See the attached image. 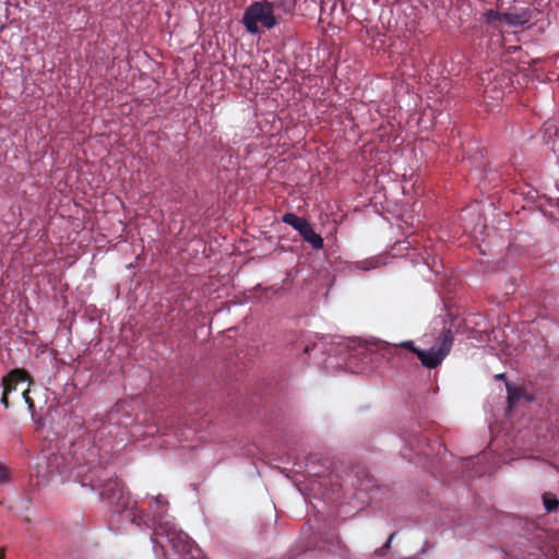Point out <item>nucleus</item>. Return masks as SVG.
I'll use <instances>...</instances> for the list:
<instances>
[{
	"instance_id": "1",
	"label": "nucleus",
	"mask_w": 559,
	"mask_h": 559,
	"mask_svg": "<svg viewBox=\"0 0 559 559\" xmlns=\"http://www.w3.org/2000/svg\"><path fill=\"white\" fill-rule=\"evenodd\" d=\"M100 498L123 511L126 518L136 526H145L152 530L151 539L166 554L164 540L171 547L175 554L191 555L193 540L177 527L174 518L167 513L168 502L160 496L153 499L150 504V513H144L130 507V498L124 485L117 478L108 479L102 485Z\"/></svg>"
},
{
	"instance_id": "2",
	"label": "nucleus",
	"mask_w": 559,
	"mask_h": 559,
	"mask_svg": "<svg viewBox=\"0 0 559 559\" xmlns=\"http://www.w3.org/2000/svg\"><path fill=\"white\" fill-rule=\"evenodd\" d=\"M453 342L454 336L451 329L444 328L436 341L437 347L420 349L412 340L401 342V346L403 349L414 353L424 367L435 369L440 366L450 354Z\"/></svg>"
},
{
	"instance_id": "3",
	"label": "nucleus",
	"mask_w": 559,
	"mask_h": 559,
	"mask_svg": "<svg viewBox=\"0 0 559 559\" xmlns=\"http://www.w3.org/2000/svg\"><path fill=\"white\" fill-rule=\"evenodd\" d=\"M259 23L267 29L273 28L277 24L267 0L253 2L245 10L242 24L248 33L252 35L258 34L260 31Z\"/></svg>"
},
{
	"instance_id": "4",
	"label": "nucleus",
	"mask_w": 559,
	"mask_h": 559,
	"mask_svg": "<svg viewBox=\"0 0 559 559\" xmlns=\"http://www.w3.org/2000/svg\"><path fill=\"white\" fill-rule=\"evenodd\" d=\"M485 84L484 99L488 105L502 100L507 92H511L512 80L502 69L491 70L480 76Z\"/></svg>"
},
{
	"instance_id": "5",
	"label": "nucleus",
	"mask_w": 559,
	"mask_h": 559,
	"mask_svg": "<svg viewBox=\"0 0 559 559\" xmlns=\"http://www.w3.org/2000/svg\"><path fill=\"white\" fill-rule=\"evenodd\" d=\"M31 381L29 374L24 369H13L2 379V396L1 403L5 408H9V395L16 390V386L21 382Z\"/></svg>"
},
{
	"instance_id": "6",
	"label": "nucleus",
	"mask_w": 559,
	"mask_h": 559,
	"mask_svg": "<svg viewBox=\"0 0 559 559\" xmlns=\"http://www.w3.org/2000/svg\"><path fill=\"white\" fill-rule=\"evenodd\" d=\"M531 11L530 9H512L509 12H503V23H507L512 26H523L531 21Z\"/></svg>"
},
{
	"instance_id": "7",
	"label": "nucleus",
	"mask_w": 559,
	"mask_h": 559,
	"mask_svg": "<svg viewBox=\"0 0 559 559\" xmlns=\"http://www.w3.org/2000/svg\"><path fill=\"white\" fill-rule=\"evenodd\" d=\"M374 350L379 353L383 358H385L389 362H393L396 357L400 356V349L403 347L401 343L391 344L385 341H377L373 343Z\"/></svg>"
},
{
	"instance_id": "8",
	"label": "nucleus",
	"mask_w": 559,
	"mask_h": 559,
	"mask_svg": "<svg viewBox=\"0 0 559 559\" xmlns=\"http://www.w3.org/2000/svg\"><path fill=\"white\" fill-rule=\"evenodd\" d=\"M282 221L297 230L300 236L311 227V224L306 218L299 217L294 213H285Z\"/></svg>"
},
{
	"instance_id": "9",
	"label": "nucleus",
	"mask_w": 559,
	"mask_h": 559,
	"mask_svg": "<svg viewBox=\"0 0 559 559\" xmlns=\"http://www.w3.org/2000/svg\"><path fill=\"white\" fill-rule=\"evenodd\" d=\"M301 238L304 241L310 243L316 250L323 248V238L313 230L312 226L301 236Z\"/></svg>"
},
{
	"instance_id": "10",
	"label": "nucleus",
	"mask_w": 559,
	"mask_h": 559,
	"mask_svg": "<svg viewBox=\"0 0 559 559\" xmlns=\"http://www.w3.org/2000/svg\"><path fill=\"white\" fill-rule=\"evenodd\" d=\"M271 11L274 13L275 9L284 13H290L295 9L296 0H267Z\"/></svg>"
},
{
	"instance_id": "11",
	"label": "nucleus",
	"mask_w": 559,
	"mask_h": 559,
	"mask_svg": "<svg viewBox=\"0 0 559 559\" xmlns=\"http://www.w3.org/2000/svg\"><path fill=\"white\" fill-rule=\"evenodd\" d=\"M544 136L547 140H551L554 136H557L559 133V122L555 119H549L543 124Z\"/></svg>"
},
{
	"instance_id": "12",
	"label": "nucleus",
	"mask_w": 559,
	"mask_h": 559,
	"mask_svg": "<svg viewBox=\"0 0 559 559\" xmlns=\"http://www.w3.org/2000/svg\"><path fill=\"white\" fill-rule=\"evenodd\" d=\"M405 441L409 444V449L416 451L418 454L428 455L425 445L421 444V438L417 433L411 435Z\"/></svg>"
},
{
	"instance_id": "13",
	"label": "nucleus",
	"mask_w": 559,
	"mask_h": 559,
	"mask_svg": "<svg viewBox=\"0 0 559 559\" xmlns=\"http://www.w3.org/2000/svg\"><path fill=\"white\" fill-rule=\"evenodd\" d=\"M543 502H544L545 509L548 512L555 511L559 506V501L551 493H545L543 496Z\"/></svg>"
},
{
	"instance_id": "14",
	"label": "nucleus",
	"mask_w": 559,
	"mask_h": 559,
	"mask_svg": "<svg viewBox=\"0 0 559 559\" xmlns=\"http://www.w3.org/2000/svg\"><path fill=\"white\" fill-rule=\"evenodd\" d=\"M503 13H500L496 10H488L486 13H485V22L487 24H492L497 21L499 22H503Z\"/></svg>"
},
{
	"instance_id": "15",
	"label": "nucleus",
	"mask_w": 559,
	"mask_h": 559,
	"mask_svg": "<svg viewBox=\"0 0 559 559\" xmlns=\"http://www.w3.org/2000/svg\"><path fill=\"white\" fill-rule=\"evenodd\" d=\"M115 428L116 427L111 424H103L102 427L97 429L95 439L102 440L103 436H105L106 433H112V430Z\"/></svg>"
},
{
	"instance_id": "16",
	"label": "nucleus",
	"mask_w": 559,
	"mask_h": 559,
	"mask_svg": "<svg viewBox=\"0 0 559 559\" xmlns=\"http://www.w3.org/2000/svg\"><path fill=\"white\" fill-rule=\"evenodd\" d=\"M11 480V473L7 465L0 463V484H8Z\"/></svg>"
},
{
	"instance_id": "17",
	"label": "nucleus",
	"mask_w": 559,
	"mask_h": 559,
	"mask_svg": "<svg viewBox=\"0 0 559 559\" xmlns=\"http://www.w3.org/2000/svg\"><path fill=\"white\" fill-rule=\"evenodd\" d=\"M21 394H22L23 400L27 404L28 409L31 412H33L34 408H35V404H34V401L32 400V397L29 396V390L28 389H24Z\"/></svg>"
},
{
	"instance_id": "18",
	"label": "nucleus",
	"mask_w": 559,
	"mask_h": 559,
	"mask_svg": "<svg viewBox=\"0 0 559 559\" xmlns=\"http://www.w3.org/2000/svg\"><path fill=\"white\" fill-rule=\"evenodd\" d=\"M395 534H396L395 532H394V533H392V534L389 536V538H388L386 543L383 545V548H384L386 551L390 549V547H391V543H392V540H393V538H394Z\"/></svg>"
},
{
	"instance_id": "19",
	"label": "nucleus",
	"mask_w": 559,
	"mask_h": 559,
	"mask_svg": "<svg viewBox=\"0 0 559 559\" xmlns=\"http://www.w3.org/2000/svg\"><path fill=\"white\" fill-rule=\"evenodd\" d=\"M377 555L378 556H385L386 554V550L383 548V546L381 548H379L377 551Z\"/></svg>"
},
{
	"instance_id": "20",
	"label": "nucleus",
	"mask_w": 559,
	"mask_h": 559,
	"mask_svg": "<svg viewBox=\"0 0 559 559\" xmlns=\"http://www.w3.org/2000/svg\"><path fill=\"white\" fill-rule=\"evenodd\" d=\"M496 379H499V380L506 379V374L504 373L497 374Z\"/></svg>"
}]
</instances>
